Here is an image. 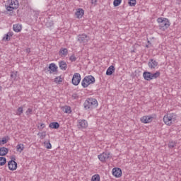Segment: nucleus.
Segmentation results:
<instances>
[{"label": "nucleus", "mask_w": 181, "mask_h": 181, "mask_svg": "<svg viewBox=\"0 0 181 181\" xmlns=\"http://www.w3.org/2000/svg\"><path fill=\"white\" fill-rule=\"evenodd\" d=\"M98 107V101L95 98H88L84 103V108L90 110V108H96Z\"/></svg>", "instance_id": "nucleus-1"}, {"label": "nucleus", "mask_w": 181, "mask_h": 181, "mask_svg": "<svg viewBox=\"0 0 181 181\" xmlns=\"http://www.w3.org/2000/svg\"><path fill=\"white\" fill-rule=\"evenodd\" d=\"M19 8V1L18 0H8L7 5H6V9L8 12H12L15 9Z\"/></svg>", "instance_id": "nucleus-2"}, {"label": "nucleus", "mask_w": 181, "mask_h": 181, "mask_svg": "<svg viewBox=\"0 0 181 181\" xmlns=\"http://www.w3.org/2000/svg\"><path fill=\"white\" fill-rule=\"evenodd\" d=\"M95 83V78L90 75L84 77V78L81 81V86L83 88H87L88 86H90V84H94Z\"/></svg>", "instance_id": "nucleus-3"}, {"label": "nucleus", "mask_w": 181, "mask_h": 181, "mask_svg": "<svg viewBox=\"0 0 181 181\" xmlns=\"http://www.w3.org/2000/svg\"><path fill=\"white\" fill-rule=\"evenodd\" d=\"M157 22L159 23L160 30H166V29L170 26V23L168 18H158L157 19Z\"/></svg>", "instance_id": "nucleus-4"}, {"label": "nucleus", "mask_w": 181, "mask_h": 181, "mask_svg": "<svg viewBox=\"0 0 181 181\" xmlns=\"http://www.w3.org/2000/svg\"><path fill=\"white\" fill-rule=\"evenodd\" d=\"M163 121L166 125L170 126L176 121V115L173 113L167 114L164 116Z\"/></svg>", "instance_id": "nucleus-5"}, {"label": "nucleus", "mask_w": 181, "mask_h": 181, "mask_svg": "<svg viewBox=\"0 0 181 181\" xmlns=\"http://www.w3.org/2000/svg\"><path fill=\"white\" fill-rule=\"evenodd\" d=\"M77 41L82 45H87L90 41V37L86 34H80L78 35Z\"/></svg>", "instance_id": "nucleus-6"}, {"label": "nucleus", "mask_w": 181, "mask_h": 181, "mask_svg": "<svg viewBox=\"0 0 181 181\" xmlns=\"http://www.w3.org/2000/svg\"><path fill=\"white\" fill-rule=\"evenodd\" d=\"M98 158L100 162H107L110 158H111V154L108 152H103L98 156Z\"/></svg>", "instance_id": "nucleus-7"}, {"label": "nucleus", "mask_w": 181, "mask_h": 181, "mask_svg": "<svg viewBox=\"0 0 181 181\" xmlns=\"http://www.w3.org/2000/svg\"><path fill=\"white\" fill-rule=\"evenodd\" d=\"M88 127V122L86 119H78L77 127L78 129H86Z\"/></svg>", "instance_id": "nucleus-8"}, {"label": "nucleus", "mask_w": 181, "mask_h": 181, "mask_svg": "<svg viewBox=\"0 0 181 181\" xmlns=\"http://www.w3.org/2000/svg\"><path fill=\"white\" fill-rule=\"evenodd\" d=\"M81 81V75L79 73H75L72 78V84L74 86H78Z\"/></svg>", "instance_id": "nucleus-9"}, {"label": "nucleus", "mask_w": 181, "mask_h": 181, "mask_svg": "<svg viewBox=\"0 0 181 181\" xmlns=\"http://www.w3.org/2000/svg\"><path fill=\"white\" fill-rule=\"evenodd\" d=\"M141 122L142 124H151L152 121H153V115H145L140 118Z\"/></svg>", "instance_id": "nucleus-10"}, {"label": "nucleus", "mask_w": 181, "mask_h": 181, "mask_svg": "<svg viewBox=\"0 0 181 181\" xmlns=\"http://www.w3.org/2000/svg\"><path fill=\"white\" fill-rule=\"evenodd\" d=\"M8 167L10 170H16L18 169V163L15 160H11L8 161Z\"/></svg>", "instance_id": "nucleus-11"}, {"label": "nucleus", "mask_w": 181, "mask_h": 181, "mask_svg": "<svg viewBox=\"0 0 181 181\" xmlns=\"http://www.w3.org/2000/svg\"><path fill=\"white\" fill-rule=\"evenodd\" d=\"M112 175L115 177H121L122 176V170L119 168H115L112 169Z\"/></svg>", "instance_id": "nucleus-12"}, {"label": "nucleus", "mask_w": 181, "mask_h": 181, "mask_svg": "<svg viewBox=\"0 0 181 181\" xmlns=\"http://www.w3.org/2000/svg\"><path fill=\"white\" fill-rule=\"evenodd\" d=\"M158 64H159V63H158L156 60L151 59L148 61V66L150 69H156Z\"/></svg>", "instance_id": "nucleus-13"}, {"label": "nucleus", "mask_w": 181, "mask_h": 181, "mask_svg": "<svg viewBox=\"0 0 181 181\" xmlns=\"http://www.w3.org/2000/svg\"><path fill=\"white\" fill-rule=\"evenodd\" d=\"M75 15L78 19H81L84 16V10L83 8H77Z\"/></svg>", "instance_id": "nucleus-14"}, {"label": "nucleus", "mask_w": 181, "mask_h": 181, "mask_svg": "<svg viewBox=\"0 0 181 181\" xmlns=\"http://www.w3.org/2000/svg\"><path fill=\"white\" fill-rule=\"evenodd\" d=\"M143 77L146 81H151L152 79V73L148 71H144L143 73Z\"/></svg>", "instance_id": "nucleus-15"}, {"label": "nucleus", "mask_w": 181, "mask_h": 181, "mask_svg": "<svg viewBox=\"0 0 181 181\" xmlns=\"http://www.w3.org/2000/svg\"><path fill=\"white\" fill-rule=\"evenodd\" d=\"M48 69H49V73L52 74V73H56L57 71V66L54 63L49 64Z\"/></svg>", "instance_id": "nucleus-16"}, {"label": "nucleus", "mask_w": 181, "mask_h": 181, "mask_svg": "<svg viewBox=\"0 0 181 181\" xmlns=\"http://www.w3.org/2000/svg\"><path fill=\"white\" fill-rule=\"evenodd\" d=\"M13 36V33L12 32H8L2 38V40H4L5 42H9L11 40V37Z\"/></svg>", "instance_id": "nucleus-17"}, {"label": "nucleus", "mask_w": 181, "mask_h": 181, "mask_svg": "<svg viewBox=\"0 0 181 181\" xmlns=\"http://www.w3.org/2000/svg\"><path fill=\"white\" fill-rule=\"evenodd\" d=\"M59 53V56H61L62 57H66V56L69 54V50L67 49V48H61Z\"/></svg>", "instance_id": "nucleus-18"}, {"label": "nucleus", "mask_w": 181, "mask_h": 181, "mask_svg": "<svg viewBox=\"0 0 181 181\" xmlns=\"http://www.w3.org/2000/svg\"><path fill=\"white\" fill-rule=\"evenodd\" d=\"M115 71V67L111 65L106 71V76H111Z\"/></svg>", "instance_id": "nucleus-19"}, {"label": "nucleus", "mask_w": 181, "mask_h": 181, "mask_svg": "<svg viewBox=\"0 0 181 181\" xmlns=\"http://www.w3.org/2000/svg\"><path fill=\"white\" fill-rule=\"evenodd\" d=\"M13 30H14V32L18 33V32H21V30H22V25L21 24H14L13 25Z\"/></svg>", "instance_id": "nucleus-20"}, {"label": "nucleus", "mask_w": 181, "mask_h": 181, "mask_svg": "<svg viewBox=\"0 0 181 181\" xmlns=\"http://www.w3.org/2000/svg\"><path fill=\"white\" fill-rule=\"evenodd\" d=\"M59 69L61 70H66L67 69V64L64 61H61L59 62Z\"/></svg>", "instance_id": "nucleus-21"}, {"label": "nucleus", "mask_w": 181, "mask_h": 181, "mask_svg": "<svg viewBox=\"0 0 181 181\" xmlns=\"http://www.w3.org/2000/svg\"><path fill=\"white\" fill-rule=\"evenodd\" d=\"M49 128H52V129H58L59 128L60 124H59V122H51L49 125Z\"/></svg>", "instance_id": "nucleus-22"}, {"label": "nucleus", "mask_w": 181, "mask_h": 181, "mask_svg": "<svg viewBox=\"0 0 181 181\" xmlns=\"http://www.w3.org/2000/svg\"><path fill=\"white\" fill-rule=\"evenodd\" d=\"M23 149H25V145H23V144H17V146H16L17 152L22 153V152H23Z\"/></svg>", "instance_id": "nucleus-23"}, {"label": "nucleus", "mask_w": 181, "mask_h": 181, "mask_svg": "<svg viewBox=\"0 0 181 181\" xmlns=\"http://www.w3.org/2000/svg\"><path fill=\"white\" fill-rule=\"evenodd\" d=\"M9 150L5 147L0 148V156H5L8 153Z\"/></svg>", "instance_id": "nucleus-24"}, {"label": "nucleus", "mask_w": 181, "mask_h": 181, "mask_svg": "<svg viewBox=\"0 0 181 181\" xmlns=\"http://www.w3.org/2000/svg\"><path fill=\"white\" fill-rule=\"evenodd\" d=\"M160 76V72L159 71H156L155 73H151V77L153 80H155V78H158Z\"/></svg>", "instance_id": "nucleus-25"}, {"label": "nucleus", "mask_w": 181, "mask_h": 181, "mask_svg": "<svg viewBox=\"0 0 181 181\" xmlns=\"http://www.w3.org/2000/svg\"><path fill=\"white\" fill-rule=\"evenodd\" d=\"M100 175L98 174H95L92 176L90 181H100Z\"/></svg>", "instance_id": "nucleus-26"}, {"label": "nucleus", "mask_w": 181, "mask_h": 181, "mask_svg": "<svg viewBox=\"0 0 181 181\" xmlns=\"http://www.w3.org/2000/svg\"><path fill=\"white\" fill-rule=\"evenodd\" d=\"M64 110L65 114H71V107L70 106H65Z\"/></svg>", "instance_id": "nucleus-27"}, {"label": "nucleus", "mask_w": 181, "mask_h": 181, "mask_svg": "<svg viewBox=\"0 0 181 181\" xmlns=\"http://www.w3.org/2000/svg\"><path fill=\"white\" fill-rule=\"evenodd\" d=\"M38 136H40V139H45L46 138V132H39L37 134Z\"/></svg>", "instance_id": "nucleus-28"}, {"label": "nucleus", "mask_w": 181, "mask_h": 181, "mask_svg": "<svg viewBox=\"0 0 181 181\" xmlns=\"http://www.w3.org/2000/svg\"><path fill=\"white\" fill-rule=\"evenodd\" d=\"M44 145L47 149H52V144H50V141L44 142Z\"/></svg>", "instance_id": "nucleus-29"}, {"label": "nucleus", "mask_w": 181, "mask_h": 181, "mask_svg": "<svg viewBox=\"0 0 181 181\" xmlns=\"http://www.w3.org/2000/svg\"><path fill=\"white\" fill-rule=\"evenodd\" d=\"M6 163V158L4 157H0V166H4Z\"/></svg>", "instance_id": "nucleus-30"}, {"label": "nucleus", "mask_w": 181, "mask_h": 181, "mask_svg": "<svg viewBox=\"0 0 181 181\" xmlns=\"http://www.w3.org/2000/svg\"><path fill=\"white\" fill-rule=\"evenodd\" d=\"M122 2V0H114L113 5L114 6H119Z\"/></svg>", "instance_id": "nucleus-31"}, {"label": "nucleus", "mask_w": 181, "mask_h": 181, "mask_svg": "<svg viewBox=\"0 0 181 181\" xmlns=\"http://www.w3.org/2000/svg\"><path fill=\"white\" fill-rule=\"evenodd\" d=\"M129 6H135L136 5V0H129Z\"/></svg>", "instance_id": "nucleus-32"}, {"label": "nucleus", "mask_w": 181, "mask_h": 181, "mask_svg": "<svg viewBox=\"0 0 181 181\" xmlns=\"http://www.w3.org/2000/svg\"><path fill=\"white\" fill-rule=\"evenodd\" d=\"M22 114H23V107H18L17 110V115H22Z\"/></svg>", "instance_id": "nucleus-33"}, {"label": "nucleus", "mask_w": 181, "mask_h": 181, "mask_svg": "<svg viewBox=\"0 0 181 181\" xmlns=\"http://www.w3.org/2000/svg\"><path fill=\"white\" fill-rule=\"evenodd\" d=\"M54 81L55 83H57V84H59V83H62V81H63V79L62 78V77L60 76H57L54 78Z\"/></svg>", "instance_id": "nucleus-34"}, {"label": "nucleus", "mask_w": 181, "mask_h": 181, "mask_svg": "<svg viewBox=\"0 0 181 181\" xmlns=\"http://www.w3.org/2000/svg\"><path fill=\"white\" fill-rule=\"evenodd\" d=\"M16 73L17 72H11V78H13V80H16V77H18V75Z\"/></svg>", "instance_id": "nucleus-35"}, {"label": "nucleus", "mask_w": 181, "mask_h": 181, "mask_svg": "<svg viewBox=\"0 0 181 181\" xmlns=\"http://www.w3.org/2000/svg\"><path fill=\"white\" fill-rule=\"evenodd\" d=\"M176 146V143L175 141H170L168 144L169 148H175Z\"/></svg>", "instance_id": "nucleus-36"}, {"label": "nucleus", "mask_w": 181, "mask_h": 181, "mask_svg": "<svg viewBox=\"0 0 181 181\" xmlns=\"http://www.w3.org/2000/svg\"><path fill=\"white\" fill-rule=\"evenodd\" d=\"M70 62H76L77 60V58L76 57V55L73 54L69 57Z\"/></svg>", "instance_id": "nucleus-37"}, {"label": "nucleus", "mask_w": 181, "mask_h": 181, "mask_svg": "<svg viewBox=\"0 0 181 181\" xmlns=\"http://www.w3.org/2000/svg\"><path fill=\"white\" fill-rule=\"evenodd\" d=\"M33 110L31 108H28L25 112L26 115H32Z\"/></svg>", "instance_id": "nucleus-38"}, {"label": "nucleus", "mask_w": 181, "mask_h": 181, "mask_svg": "<svg viewBox=\"0 0 181 181\" xmlns=\"http://www.w3.org/2000/svg\"><path fill=\"white\" fill-rule=\"evenodd\" d=\"M46 25H47V28H50V27L53 26V25H54V23H53V21H50L48 23H47Z\"/></svg>", "instance_id": "nucleus-39"}, {"label": "nucleus", "mask_w": 181, "mask_h": 181, "mask_svg": "<svg viewBox=\"0 0 181 181\" xmlns=\"http://www.w3.org/2000/svg\"><path fill=\"white\" fill-rule=\"evenodd\" d=\"M6 142H8V141L6 140V137H3L1 139L2 145H5V144H6Z\"/></svg>", "instance_id": "nucleus-40"}, {"label": "nucleus", "mask_w": 181, "mask_h": 181, "mask_svg": "<svg viewBox=\"0 0 181 181\" xmlns=\"http://www.w3.org/2000/svg\"><path fill=\"white\" fill-rule=\"evenodd\" d=\"M92 5H95L97 4V0H91Z\"/></svg>", "instance_id": "nucleus-41"}, {"label": "nucleus", "mask_w": 181, "mask_h": 181, "mask_svg": "<svg viewBox=\"0 0 181 181\" xmlns=\"http://www.w3.org/2000/svg\"><path fill=\"white\" fill-rule=\"evenodd\" d=\"M45 124L41 123V124H40V127H41V128H40V129H43V128H45Z\"/></svg>", "instance_id": "nucleus-42"}, {"label": "nucleus", "mask_w": 181, "mask_h": 181, "mask_svg": "<svg viewBox=\"0 0 181 181\" xmlns=\"http://www.w3.org/2000/svg\"><path fill=\"white\" fill-rule=\"evenodd\" d=\"M0 91H2V86H0Z\"/></svg>", "instance_id": "nucleus-43"}]
</instances>
